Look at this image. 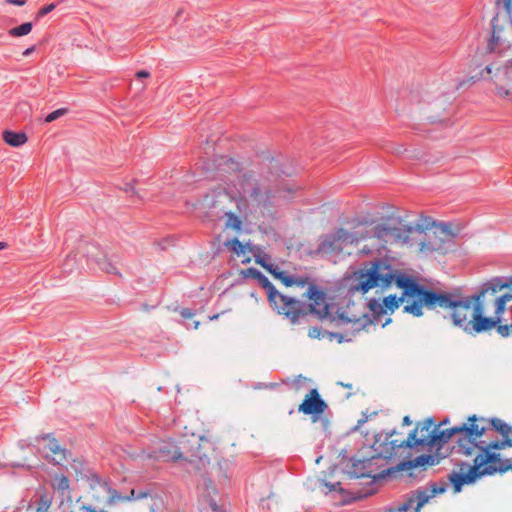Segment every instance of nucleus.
Here are the masks:
<instances>
[{
    "label": "nucleus",
    "mask_w": 512,
    "mask_h": 512,
    "mask_svg": "<svg viewBox=\"0 0 512 512\" xmlns=\"http://www.w3.org/2000/svg\"><path fill=\"white\" fill-rule=\"evenodd\" d=\"M476 415L468 418L469 425L465 436L458 437L456 453L464 457H473V464L461 463L458 471L449 474L454 492L461 491L464 485L472 484L484 476L512 471V458H502L498 452L512 447V439L486 441L481 438L486 428L480 426Z\"/></svg>",
    "instance_id": "nucleus-1"
},
{
    "label": "nucleus",
    "mask_w": 512,
    "mask_h": 512,
    "mask_svg": "<svg viewBox=\"0 0 512 512\" xmlns=\"http://www.w3.org/2000/svg\"><path fill=\"white\" fill-rule=\"evenodd\" d=\"M423 307L430 310L442 308L450 310V316L455 326L462 328L468 334L485 332L478 330L476 322L478 321L475 313V305L471 297L463 300L453 299L450 294L437 293L423 288L422 293L416 301L404 306V312L420 317L423 315Z\"/></svg>",
    "instance_id": "nucleus-2"
},
{
    "label": "nucleus",
    "mask_w": 512,
    "mask_h": 512,
    "mask_svg": "<svg viewBox=\"0 0 512 512\" xmlns=\"http://www.w3.org/2000/svg\"><path fill=\"white\" fill-rule=\"evenodd\" d=\"M355 290L366 294L371 289L378 288L382 291L389 289L392 284L404 290L407 296V304L419 299L423 286L417 283L414 277L395 270L386 262L375 260L358 272Z\"/></svg>",
    "instance_id": "nucleus-3"
},
{
    "label": "nucleus",
    "mask_w": 512,
    "mask_h": 512,
    "mask_svg": "<svg viewBox=\"0 0 512 512\" xmlns=\"http://www.w3.org/2000/svg\"><path fill=\"white\" fill-rule=\"evenodd\" d=\"M475 305L476 328L491 330L501 321V314L512 301V280L503 282L496 278L484 285L479 294L471 296Z\"/></svg>",
    "instance_id": "nucleus-4"
},
{
    "label": "nucleus",
    "mask_w": 512,
    "mask_h": 512,
    "mask_svg": "<svg viewBox=\"0 0 512 512\" xmlns=\"http://www.w3.org/2000/svg\"><path fill=\"white\" fill-rule=\"evenodd\" d=\"M242 196L237 203V211L242 215H272L271 181L263 173L255 178L251 174H243L239 181Z\"/></svg>",
    "instance_id": "nucleus-5"
},
{
    "label": "nucleus",
    "mask_w": 512,
    "mask_h": 512,
    "mask_svg": "<svg viewBox=\"0 0 512 512\" xmlns=\"http://www.w3.org/2000/svg\"><path fill=\"white\" fill-rule=\"evenodd\" d=\"M447 420L435 424L432 418H427L424 421L418 422L415 429L409 434L399 446L414 448L423 447L431 451L433 448H441L446 444L454 435L465 436L468 423H463L460 426H455L449 429L443 428Z\"/></svg>",
    "instance_id": "nucleus-6"
},
{
    "label": "nucleus",
    "mask_w": 512,
    "mask_h": 512,
    "mask_svg": "<svg viewBox=\"0 0 512 512\" xmlns=\"http://www.w3.org/2000/svg\"><path fill=\"white\" fill-rule=\"evenodd\" d=\"M216 444V439L210 434L185 439L182 441L184 460L196 464L198 469L205 467L218 459Z\"/></svg>",
    "instance_id": "nucleus-7"
},
{
    "label": "nucleus",
    "mask_w": 512,
    "mask_h": 512,
    "mask_svg": "<svg viewBox=\"0 0 512 512\" xmlns=\"http://www.w3.org/2000/svg\"><path fill=\"white\" fill-rule=\"evenodd\" d=\"M417 232H420L417 227L404 224L401 220H387L374 227V237L382 242V248L386 245L414 247L412 236Z\"/></svg>",
    "instance_id": "nucleus-8"
},
{
    "label": "nucleus",
    "mask_w": 512,
    "mask_h": 512,
    "mask_svg": "<svg viewBox=\"0 0 512 512\" xmlns=\"http://www.w3.org/2000/svg\"><path fill=\"white\" fill-rule=\"evenodd\" d=\"M443 492H445V487L431 484L427 488L414 491L404 502L391 507L387 512H419L431 498Z\"/></svg>",
    "instance_id": "nucleus-9"
},
{
    "label": "nucleus",
    "mask_w": 512,
    "mask_h": 512,
    "mask_svg": "<svg viewBox=\"0 0 512 512\" xmlns=\"http://www.w3.org/2000/svg\"><path fill=\"white\" fill-rule=\"evenodd\" d=\"M271 306L278 314L285 316L291 321L296 323L301 316L306 315L301 302L293 297H288L280 292L275 297L269 300Z\"/></svg>",
    "instance_id": "nucleus-10"
},
{
    "label": "nucleus",
    "mask_w": 512,
    "mask_h": 512,
    "mask_svg": "<svg viewBox=\"0 0 512 512\" xmlns=\"http://www.w3.org/2000/svg\"><path fill=\"white\" fill-rule=\"evenodd\" d=\"M506 26L498 25V18L493 19V33L488 41L487 50L490 52L505 53L512 48V19L508 16Z\"/></svg>",
    "instance_id": "nucleus-11"
},
{
    "label": "nucleus",
    "mask_w": 512,
    "mask_h": 512,
    "mask_svg": "<svg viewBox=\"0 0 512 512\" xmlns=\"http://www.w3.org/2000/svg\"><path fill=\"white\" fill-rule=\"evenodd\" d=\"M420 232L413 233L412 241L416 251L420 254H428L443 250L444 240L437 235V232H427L422 226L416 225Z\"/></svg>",
    "instance_id": "nucleus-12"
},
{
    "label": "nucleus",
    "mask_w": 512,
    "mask_h": 512,
    "mask_svg": "<svg viewBox=\"0 0 512 512\" xmlns=\"http://www.w3.org/2000/svg\"><path fill=\"white\" fill-rule=\"evenodd\" d=\"M328 405L321 398L316 388L311 389L298 406V411L310 415L313 422L317 421L326 411Z\"/></svg>",
    "instance_id": "nucleus-13"
},
{
    "label": "nucleus",
    "mask_w": 512,
    "mask_h": 512,
    "mask_svg": "<svg viewBox=\"0 0 512 512\" xmlns=\"http://www.w3.org/2000/svg\"><path fill=\"white\" fill-rule=\"evenodd\" d=\"M256 263L261 265L264 269H266L275 279L281 281L286 287H291L293 285L299 287H305L308 285L307 277H299L294 278L293 276L288 275L285 271L281 270L277 265L267 264L263 259L257 258Z\"/></svg>",
    "instance_id": "nucleus-14"
},
{
    "label": "nucleus",
    "mask_w": 512,
    "mask_h": 512,
    "mask_svg": "<svg viewBox=\"0 0 512 512\" xmlns=\"http://www.w3.org/2000/svg\"><path fill=\"white\" fill-rule=\"evenodd\" d=\"M304 295L310 300L309 306L312 313L317 314L321 318L330 315L325 294L316 285L310 284Z\"/></svg>",
    "instance_id": "nucleus-15"
},
{
    "label": "nucleus",
    "mask_w": 512,
    "mask_h": 512,
    "mask_svg": "<svg viewBox=\"0 0 512 512\" xmlns=\"http://www.w3.org/2000/svg\"><path fill=\"white\" fill-rule=\"evenodd\" d=\"M406 301L407 296L402 293V296L397 298L396 295H389L379 302L375 299L369 301L370 310L377 315L386 314L387 312H394L400 305V303Z\"/></svg>",
    "instance_id": "nucleus-16"
},
{
    "label": "nucleus",
    "mask_w": 512,
    "mask_h": 512,
    "mask_svg": "<svg viewBox=\"0 0 512 512\" xmlns=\"http://www.w3.org/2000/svg\"><path fill=\"white\" fill-rule=\"evenodd\" d=\"M157 458H161L165 461L184 459V449H182V445L179 447L171 440L162 441L158 446Z\"/></svg>",
    "instance_id": "nucleus-17"
},
{
    "label": "nucleus",
    "mask_w": 512,
    "mask_h": 512,
    "mask_svg": "<svg viewBox=\"0 0 512 512\" xmlns=\"http://www.w3.org/2000/svg\"><path fill=\"white\" fill-rule=\"evenodd\" d=\"M339 325H351V334L359 333L362 331L367 324V320L358 315H350L348 311H337L335 318Z\"/></svg>",
    "instance_id": "nucleus-18"
},
{
    "label": "nucleus",
    "mask_w": 512,
    "mask_h": 512,
    "mask_svg": "<svg viewBox=\"0 0 512 512\" xmlns=\"http://www.w3.org/2000/svg\"><path fill=\"white\" fill-rule=\"evenodd\" d=\"M227 247H230L233 254L240 260L242 264H248L251 261L252 249L249 245L243 244L237 238L226 242Z\"/></svg>",
    "instance_id": "nucleus-19"
},
{
    "label": "nucleus",
    "mask_w": 512,
    "mask_h": 512,
    "mask_svg": "<svg viewBox=\"0 0 512 512\" xmlns=\"http://www.w3.org/2000/svg\"><path fill=\"white\" fill-rule=\"evenodd\" d=\"M437 463H438V461L436 460V458L433 455L422 454L413 460L402 462L398 466V468L400 470H407V471H410V470H413V469L419 468V467L426 469L428 466H433Z\"/></svg>",
    "instance_id": "nucleus-20"
},
{
    "label": "nucleus",
    "mask_w": 512,
    "mask_h": 512,
    "mask_svg": "<svg viewBox=\"0 0 512 512\" xmlns=\"http://www.w3.org/2000/svg\"><path fill=\"white\" fill-rule=\"evenodd\" d=\"M99 487L107 493V502L110 505H114L118 502H126L134 499V490L130 491V494L127 496H122L115 489L111 488L106 482L99 483Z\"/></svg>",
    "instance_id": "nucleus-21"
},
{
    "label": "nucleus",
    "mask_w": 512,
    "mask_h": 512,
    "mask_svg": "<svg viewBox=\"0 0 512 512\" xmlns=\"http://www.w3.org/2000/svg\"><path fill=\"white\" fill-rule=\"evenodd\" d=\"M46 457L60 464L66 457L65 450L60 447L58 441L54 438H49L46 445Z\"/></svg>",
    "instance_id": "nucleus-22"
},
{
    "label": "nucleus",
    "mask_w": 512,
    "mask_h": 512,
    "mask_svg": "<svg viewBox=\"0 0 512 512\" xmlns=\"http://www.w3.org/2000/svg\"><path fill=\"white\" fill-rule=\"evenodd\" d=\"M366 235H361V237H358L349 231L340 228L336 231V233L333 236V242H330L329 245L332 246L334 242L338 243H345V244H354L357 243L359 240L366 239Z\"/></svg>",
    "instance_id": "nucleus-23"
},
{
    "label": "nucleus",
    "mask_w": 512,
    "mask_h": 512,
    "mask_svg": "<svg viewBox=\"0 0 512 512\" xmlns=\"http://www.w3.org/2000/svg\"><path fill=\"white\" fill-rule=\"evenodd\" d=\"M3 140L12 147H19L24 145L28 138L23 132H13L6 130L3 132Z\"/></svg>",
    "instance_id": "nucleus-24"
},
{
    "label": "nucleus",
    "mask_w": 512,
    "mask_h": 512,
    "mask_svg": "<svg viewBox=\"0 0 512 512\" xmlns=\"http://www.w3.org/2000/svg\"><path fill=\"white\" fill-rule=\"evenodd\" d=\"M488 422L491 425V427L503 437L502 440L512 439L511 438V434H512L511 426H509L508 424H506L499 418H492V419L488 420Z\"/></svg>",
    "instance_id": "nucleus-25"
},
{
    "label": "nucleus",
    "mask_w": 512,
    "mask_h": 512,
    "mask_svg": "<svg viewBox=\"0 0 512 512\" xmlns=\"http://www.w3.org/2000/svg\"><path fill=\"white\" fill-rule=\"evenodd\" d=\"M503 79L498 83V89L500 93L505 95L512 94V68H505L502 71Z\"/></svg>",
    "instance_id": "nucleus-26"
},
{
    "label": "nucleus",
    "mask_w": 512,
    "mask_h": 512,
    "mask_svg": "<svg viewBox=\"0 0 512 512\" xmlns=\"http://www.w3.org/2000/svg\"><path fill=\"white\" fill-rule=\"evenodd\" d=\"M369 460H357L355 461L350 469V474L355 478L374 477L371 472L366 471V464Z\"/></svg>",
    "instance_id": "nucleus-27"
},
{
    "label": "nucleus",
    "mask_w": 512,
    "mask_h": 512,
    "mask_svg": "<svg viewBox=\"0 0 512 512\" xmlns=\"http://www.w3.org/2000/svg\"><path fill=\"white\" fill-rule=\"evenodd\" d=\"M32 23L26 22L20 26L14 27L8 31V34L12 37H22L28 35L32 31Z\"/></svg>",
    "instance_id": "nucleus-28"
},
{
    "label": "nucleus",
    "mask_w": 512,
    "mask_h": 512,
    "mask_svg": "<svg viewBox=\"0 0 512 512\" xmlns=\"http://www.w3.org/2000/svg\"><path fill=\"white\" fill-rule=\"evenodd\" d=\"M98 267L107 273L116 274L117 267L106 257L102 256L97 260Z\"/></svg>",
    "instance_id": "nucleus-29"
},
{
    "label": "nucleus",
    "mask_w": 512,
    "mask_h": 512,
    "mask_svg": "<svg viewBox=\"0 0 512 512\" xmlns=\"http://www.w3.org/2000/svg\"><path fill=\"white\" fill-rule=\"evenodd\" d=\"M259 283L262 285V287L266 290L268 295V300L275 297L277 293H279L276 288L273 286V284L269 281L267 277H265L263 274L258 278Z\"/></svg>",
    "instance_id": "nucleus-30"
},
{
    "label": "nucleus",
    "mask_w": 512,
    "mask_h": 512,
    "mask_svg": "<svg viewBox=\"0 0 512 512\" xmlns=\"http://www.w3.org/2000/svg\"><path fill=\"white\" fill-rule=\"evenodd\" d=\"M226 216H227V222H226L227 227H229L233 230H236V231L241 229L242 221L238 216H236L232 212L226 213Z\"/></svg>",
    "instance_id": "nucleus-31"
},
{
    "label": "nucleus",
    "mask_w": 512,
    "mask_h": 512,
    "mask_svg": "<svg viewBox=\"0 0 512 512\" xmlns=\"http://www.w3.org/2000/svg\"><path fill=\"white\" fill-rule=\"evenodd\" d=\"M54 488L60 491H66L69 489V480L64 475L55 476Z\"/></svg>",
    "instance_id": "nucleus-32"
},
{
    "label": "nucleus",
    "mask_w": 512,
    "mask_h": 512,
    "mask_svg": "<svg viewBox=\"0 0 512 512\" xmlns=\"http://www.w3.org/2000/svg\"><path fill=\"white\" fill-rule=\"evenodd\" d=\"M68 110L66 108H60V109H57L51 113H49L46 118H45V122L46 123H51L53 121H55L56 119L64 116L65 114H67Z\"/></svg>",
    "instance_id": "nucleus-33"
},
{
    "label": "nucleus",
    "mask_w": 512,
    "mask_h": 512,
    "mask_svg": "<svg viewBox=\"0 0 512 512\" xmlns=\"http://www.w3.org/2000/svg\"><path fill=\"white\" fill-rule=\"evenodd\" d=\"M51 503V500L46 495H42L38 503L36 512H48L51 507Z\"/></svg>",
    "instance_id": "nucleus-34"
},
{
    "label": "nucleus",
    "mask_w": 512,
    "mask_h": 512,
    "mask_svg": "<svg viewBox=\"0 0 512 512\" xmlns=\"http://www.w3.org/2000/svg\"><path fill=\"white\" fill-rule=\"evenodd\" d=\"M497 6L502 7L507 16L512 19V0H495Z\"/></svg>",
    "instance_id": "nucleus-35"
},
{
    "label": "nucleus",
    "mask_w": 512,
    "mask_h": 512,
    "mask_svg": "<svg viewBox=\"0 0 512 512\" xmlns=\"http://www.w3.org/2000/svg\"><path fill=\"white\" fill-rule=\"evenodd\" d=\"M497 328V332L502 337H508L512 334V325L506 324V325H500L499 323L495 326Z\"/></svg>",
    "instance_id": "nucleus-36"
},
{
    "label": "nucleus",
    "mask_w": 512,
    "mask_h": 512,
    "mask_svg": "<svg viewBox=\"0 0 512 512\" xmlns=\"http://www.w3.org/2000/svg\"><path fill=\"white\" fill-rule=\"evenodd\" d=\"M225 165L227 168L225 170L227 172H234L240 169V163L232 158H229L225 161Z\"/></svg>",
    "instance_id": "nucleus-37"
},
{
    "label": "nucleus",
    "mask_w": 512,
    "mask_h": 512,
    "mask_svg": "<svg viewBox=\"0 0 512 512\" xmlns=\"http://www.w3.org/2000/svg\"><path fill=\"white\" fill-rule=\"evenodd\" d=\"M89 507L81 502V499H77L76 502L73 504L70 512H88Z\"/></svg>",
    "instance_id": "nucleus-38"
},
{
    "label": "nucleus",
    "mask_w": 512,
    "mask_h": 512,
    "mask_svg": "<svg viewBox=\"0 0 512 512\" xmlns=\"http://www.w3.org/2000/svg\"><path fill=\"white\" fill-rule=\"evenodd\" d=\"M56 5L54 3L48 4L42 8L39 9V11L36 14V18H42L48 13L52 12L55 9Z\"/></svg>",
    "instance_id": "nucleus-39"
},
{
    "label": "nucleus",
    "mask_w": 512,
    "mask_h": 512,
    "mask_svg": "<svg viewBox=\"0 0 512 512\" xmlns=\"http://www.w3.org/2000/svg\"><path fill=\"white\" fill-rule=\"evenodd\" d=\"M241 273H242V275H243L244 277H252V278L257 279V280H258V278H259V277L261 276V274H262L260 271H258V270H257V269H255V268H247V269H245V270H242V272H241Z\"/></svg>",
    "instance_id": "nucleus-40"
},
{
    "label": "nucleus",
    "mask_w": 512,
    "mask_h": 512,
    "mask_svg": "<svg viewBox=\"0 0 512 512\" xmlns=\"http://www.w3.org/2000/svg\"><path fill=\"white\" fill-rule=\"evenodd\" d=\"M308 335L311 338H318L320 336V329L316 327L310 328L308 331Z\"/></svg>",
    "instance_id": "nucleus-41"
},
{
    "label": "nucleus",
    "mask_w": 512,
    "mask_h": 512,
    "mask_svg": "<svg viewBox=\"0 0 512 512\" xmlns=\"http://www.w3.org/2000/svg\"><path fill=\"white\" fill-rule=\"evenodd\" d=\"M180 314L185 319H190L194 316V313L190 309H182Z\"/></svg>",
    "instance_id": "nucleus-42"
},
{
    "label": "nucleus",
    "mask_w": 512,
    "mask_h": 512,
    "mask_svg": "<svg viewBox=\"0 0 512 512\" xmlns=\"http://www.w3.org/2000/svg\"><path fill=\"white\" fill-rule=\"evenodd\" d=\"M5 2L17 6H23L26 4V0H5Z\"/></svg>",
    "instance_id": "nucleus-43"
},
{
    "label": "nucleus",
    "mask_w": 512,
    "mask_h": 512,
    "mask_svg": "<svg viewBox=\"0 0 512 512\" xmlns=\"http://www.w3.org/2000/svg\"><path fill=\"white\" fill-rule=\"evenodd\" d=\"M499 71L500 69L498 67H495V65H487L485 67V72L488 74V75H491L494 71Z\"/></svg>",
    "instance_id": "nucleus-44"
},
{
    "label": "nucleus",
    "mask_w": 512,
    "mask_h": 512,
    "mask_svg": "<svg viewBox=\"0 0 512 512\" xmlns=\"http://www.w3.org/2000/svg\"><path fill=\"white\" fill-rule=\"evenodd\" d=\"M150 76V73L146 70L138 71L136 74L137 78H148Z\"/></svg>",
    "instance_id": "nucleus-45"
},
{
    "label": "nucleus",
    "mask_w": 512,
    "mask_h": 512,
    "mask_svg": "<svg viewBox=\"0 0 512 512\" xmlns=\"http://www.w3.org/2000/svg\"><path fill=\"white\" fill-rule=\"evenodd\" d=\"M440 230H441V233L442 234H445V235H452L451 234V231H450V228L446 225H441L440 227Z\"/></svg>",
    "instance_id": "nucleus-46"
},
{
    "label": "nucleus",
    "mask_w": 512,
    "mask_h": 512,
    "mask_svg": "<svg viewBox=\"0 0 512 512\" xmlns=\"http://www.w3.org/2000/svg\"><path fill=\"white\" fill-rule=\"evenodd\" d=\"M209 506L213 512H219V507L214 500L209 501Z\"/></svg>",
    "instance_id": "nucleus-47"
},
{
    "label": "nucleus",
    "mask_w": 512,
    "mask_h": 512,
    "mask_svg": "<svg viewBox=\"0 0 512 512\" xmlns=\"http://www.w3.org/2000/svg\"><path fill=\"white\" fill-rule=\"evenodd\" d=\"M337 385L342 386V387H344V388H348V389H350V390H352V389H353V384H352V383H345V382H343V381H338V382H337Z\"/></svg>",
    "instance_id": "nucleus-48"
},
{
    "label": "nucleus",
    "mask_w": 512,
    "mask_h": 512,
    "mask_svg": "<svg viewBox=\"0 0 512 512\" xmlns=\"http://www.w3.org/2000/svg\"><path fill=\"white\" fill-rule=\"evenodd\" d=\"M325 487H327L329 489V491H334L337 489V486L340 485V483H336V484H328V483H324L323 484Z\"/></svg>",
    "instance_id": "nucleus-49"
},
{
    "label": "nucleus",
    "mask_w": 512,
    "mask_h": 512,
    "mask_svg": "<svg viewBox=\"0 0 512 512\" xmlns=\"http://www.w3.org/2000/svg\"><path fill=\"white\" fill-rule=\"evenodd\" d=\"M368 420V417L363 415L362 418H360L357 422V428L360 427L361 425H363L365 422H367Z\"/></svg>",
    "instance_id": "nucleus-50"
},
{
    "label": "nucleus",
    "mask_w": 512,
    "mask_h": 512,
    "mask_svg": "<svg viewBox=\"0 0 512 512\" xmlns=\"http://www.w3.org/2000/svg\"><path fill=\"white\" fill-rule=\"evenodd\" d=\"M35 50V47L32 46V47H29L27 48L24 52H23V55L24 56H29L33 51Z\"/></svg>",
    "instance_id": "nucleus-51"
},
{
    "label": "nucleus",
    "mask_w": 512,
    "mask_h": 512,
    "mask_svg": "<svg viewBox=\"0 0 512 512\" xmlns=\"http://www.w3.org/2000/svg\"><path fill=\"white\" fill-rule=\"evenodd\" d=\"M411 423H412V422H411V420H410V418H409L408 416H405V417L403 418V424H405V425H410Z\"/></svg>",
    "instance_id": "nucleus-52"
},
{
    "label": "nucleus",
    "mask_w": 512,
    "mask_h": 512,
    "mask_svg": "<svg viewBox=\"0 0 512 512\" xmlns=\"http://www.w3.org/2000/svg\"><path fill=\"white\" fill-rule=\"evenodd\" d=\"M88 512H105L104 510H96L94 508H92L91 506L89 507V511Z\"/></svg>",
    "instance_id": "nucleus-53"
},
{
    "label": "nucleus",
    "mask_w": 512,
    "mask_h": 512,
    "mask_svg": "<svg viewBox=\"0 0 512 512\" xmlns=\"http://www.w3.org/2000/svg\"><path fill=\"white\" fill-rule=\"evenodd\" d=\"M7 247V243L0 242V250L5 249Z\"/></svg>",
    "instance_id": "nucleus-54"
},
{
    "label": "nucleus",
    "mask_w": 512,
    "mask_h": 512,
    "mask_svg": "<svg viewBox=\"0 0 512 512\" xmlns=\"http://www.w3.org/2000/svg\"><path fill=\"white\" fill-rule=\"evenodd\" d=\"M218 317H219V314H216V315L210 316L209 320L213 321V320L218 319Z\"/></svg>",
    "instance_id": "nucleus-55"
},
{
    "label": "nucleus",
    "mask_w": 512,
    "mask_h": 512,
    "mask_svg": "<svg viewBox=\"0 0 512 512\" xmlns=\"http://www.w3.org/2000/svg\"><path fill=\"white\" fill-rule=\"evenodd\" d=\"M200 325L199 321H194V329H198Z\"/></svg>",
    "instance_id": "nucleus-56"
},
{
    "label": "nucleus",
    "mask_w": 512,
    "mask_h": 512,
    "mask_svg": "<svg viewBox=\"0 0 512 512\" xmlns=\"http://www.w3.org/2000/svg\"><path fill=\"white\" fill-rule=\"evenodd\" d=\"M446 103H447V100H444V101L442 102V104H441V108H442V109H444V107H445Z\"/></svg>",
    "instance_id": "nucleus-57"
}]
</instances>
